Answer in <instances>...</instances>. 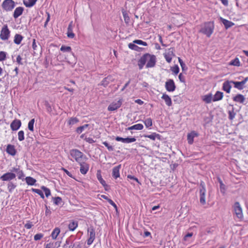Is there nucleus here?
<instances>
[{"mask_svg":"<svg viewBox=\"0 0 248 248\" xmlns=\"http://www.w3.org/2000/svg\"><path fill=\"white\" fill-rule=\"evenodd\" d=\"M146 62V66L147 68L154 67L156 62L155 56L148 53L144 54L138 61V66L140 70L143 68Z\"/></svg>","mask_w":248,"mask_h":248,"instance_id":"f257e3e1","label":"nucleus"},{"mask_svg":"<svg viewBox=\"0 0 248 248\" xmlns=\"http://www.w3.org/2000/svg\"><path fill=\"white\" fill-rule=\"evenodd\" d=\"M200 27L201 28L199 32L210 37L214 31V23L213 21L205 22L201 25Z\"/></svg>","mask_w":248,"mask_h":248,"instance_id":"f03ea898","label":"nucleus"},{"mask_svg":"<svg viewBox=\"0 0 248 248\" xmlns=\"http://www.w3.org/2000/svg\"><path fill=\"white\" fill-rule=\"evenodd\" d=\"M70 155L75 159L78 163L82 161H86L87 157L84 155L83 153L79 150L74 149H72L70 151Z\"/></svg>","mask_w":248,"mask_h":248,"instance_id":"7ed1b4c3","label":"nucleus"},{"mask_svg":"<svg viewBox=\"0 0 248 248\" xmlns=\"http://www.w3.org/2000/svg\"><path fill=\"white\" fill-rule=\"evenodd\" d=\"M1 7L6 12L12 11L15 7V2L13 0H4L1 4Z\"/></svg>","mask_w":248,"mask_h":248,"instance_id":"20e7f679","label":"nucleus"},{"mask_svg":"<svg viewBox=\"0 0 248 248\" xmlns=\"http://www.w3.org/2000/svg\"><path fill=\"white\" fill-rule=\"evenodd\" d=\"M233 210L237 217L239 219H242L243 217L242 209L239 202H236L233 205Z\"/></svg>","mask_w":248,"mask_h":248,"instance_id":"39448f33","label":"nucleus"},{"mask_svg":"<svg viewBox=\"0 0 248 248\" xmlns=\"http://www.w3.org/2000/svg\"><path fill=\"white\" fill-rule=\"evenodd\" d=\"M10 31L7 25H4L0 31V38L2 40H8L10 37Z\"/></svg>","mask_w":248,"mask_h":248,"instance_id":"423d86ee","label":"nucleus"},{"mask_svg":"<svg viewBox=\"0 0 248 248\" xmlns=\"http://www.w3.org/2000/svg\"><path fill=\"white\" fill-rule=\"evenodd\" d=\"M16 177V175L15 173L12 172H8L0 177V179L3 181H9L14 179Z\"/></svg>","mask_w":248,"mask_h":248,"instance_id":"0eeeda50","label":"nucleus"},{"mask_svg":"<svg viewBox=\"0 0 248 248\" xmlns=\"http://www.w3.org/2000/svg\"><path fill=\"white\" fill-rule=\"evenodd\" d=\"M165 88L166 90L170 92L175 91L176 86L173 79H169L165 83Z\"/></svg>","mask_w":248,"mask_h":248,"instance_id":"6e6552de","label":"nucleus"},{"mask_svg":"<svg viewBox=\"0 0 248 248\" xmlns=\"http://www.w3.org/2000/svg\"><path fill=\"white\" fill-rule=\"evenodd\" d=\"M122 104V102L121 99L116 102H113L108 106V110L110 111L116 110L120 108Z\"/></svg>","mask_w":248,"mask_h":248,"instance_id":"1a4fd4ad","label":"nucleus"},{"mask_svg":"<svg viewBox=\"0 0 248 248\" xmlns=\"http://www.w3.org/2000/svg\"><path fill=\"white\" fill-rule=\"evenodd\" d=\"M80 165V172L82 174H86L89 169V165L86 161H82L78 163Z\"/></svg>","mask_w":248,"mask_h":248,"instance_id":"9d476101","label":"nucleus"},{"mask_svg":"<svg viewBox=\"0 0 248 248\" xmlns=\"http://www.w3.org/2000/svg\"><path fill=\"white\" fill-rule=\"evenodd\" d=\"M21 125V121L18 119H15L11 123L10 127L13 131H16L20 127Z\"/></svg>","mask_w":248,"mask_h":248,"instance_id":"9b49d317","label":"nucleus"},{"mask_svg":"<svg viewBox=\"0 0 248 248\" xmlns=\"http://www.w3.org/2000/svg\"><path fill=\"white\" fill-rule=\"evenodd\" d=\"M116 140L118 141H122L123 143H129L131 142H134L136 141V139L135 138H123L120 137H116L115 138Z\"/></svg>","mask_w":248,"mask_h":248,"instance_id":"f8f14e48","label":"nucleus"},{"mask_svg":"<svg viewBox=\"0 0 248 248\" xmlns=\"http://www.w3.org/2000/svg\"><path fill=\"white\" fill-rule=\"evenodd\" d=\"M232 80H227L223 83L222 90L227 93H230L232 88Z\"/></svg>","mask_w":248,"mask_h":248,"instance_id":"ddd939ff","label":"nucleus"},{"mask_svg":"<svg viewBox=\"0 0 248 248\" xmlns=\"http://www.w3.org/2000/svg\"><path fill=\"white\" fill-rule=\"evenodd\" d=\"M199 135L198 133L195 131H192L190 133L187 134V141L189 144H192L194 141V138L198 137Z\"/></svg>","mask_w":248,"mask_h":248,"instance_id":"4468645a","label":"nucleus"},{"mask_svg":"<svg viewBox=\"0 0 248 248\" xmlns=\"http://www.w3.org/2000/svg\"><path fill=\"white\" fill-rule=\"evenodd\" d=\"M121 167V165H119L117 166L114 167L112 169V176L115 179L120 177L119 170Z\"/></svg>","mask_w":248,"mask_h":248,"instance_id":"2eb2a0df","label":"nucleus"},{"mask_svg":"<svg viewBox=\"0 0 248 248\" xmlns=\"http://www.w3.org/2000/svg\"><path fill=\"white\" fill-rule=\"evenodd\" d=\"M61 243V241L50 242L46 245V248H58L60 247Z\"/></svg>","mask_w":248,"mask_h":248,"instance_id":"dca6fc26","label":"nucleus"},{"mask_svg":"<svg viewBox=\"0 0 248 248\" xmlns=\"http://www.w3.org/2000/svg\"><path fill=\"white\" fill-rule=\"evenodd\" d=\"M206 190H199L200 193V202L201 204L204 205L206 203L205 194Z\"/></svg>","mask_w":248,"mask_h":248,"instance_id":"f3484780","label":"nucleus"},{"mask_svg":"<svg viewBox=\"0 0 248 248\" xmlns=\"http://www.w3.org/2000/svg\"><path fill=\"white\" fill-rule=\"evenodd\" d=\"M6 151L8 154L13 156L15 155L16 153L15 146L11 144L7 145Z\"/></svg>","mask_w":248,"mask_h":248,"instance_id":"a211bd4d","label":"nucleus"},{"mask_svg":"<svg viewBox=\"0 0 248 248\" xmlns=\"http://www.w3.org/2000/svg\"><path fill=\"white\" fill-rule=\"evenodd\" d=\"M220 20L224 25L226 29H228L231 28L234 25V24L231 21H229L226 19H224L221 17H220Z\"/></svg>","mask_w":248,"mask_h":248,"instance_id":"6ab92c4d","label":"nucleus"},{"mask_svg":"<svg viewBox=\"0 0 248 248\" xmlns=\"http://www.w3.org/2000/svg\"><path fill=\"white\" fill-rule=\"evenodd\" d=\"M24 11V8L22 7H18L16 8L13 14V17L16 19L21 16Z\"/></svg>","mask_w":248,"mask_h":248,"instance_id":"aec40b11","label":"nucleus"},{"mask_svg":"<svg viewBox=\"0 0 248 248\" xmlns=\"http://www.w3.org/2000/svg\"><path fill=\"white\" fill-rule=\"evenodd\" d=\"M73 22L72 21L70 23L67 28V37L69 38H73L75 37V34L73 32Z\"/></svg>","mask_w":248,"mask_h":248,"instance_id":"412c9836","label":"nucleus"},{"mask_svg":"<svg viewBox=\"0 0 248 248\" xmlns=\"http://www.w3.org/2000/svg\"><path fill=\"white\" fill-rule=\"evenodd\" d=\"M233 100L236 102L243 103L245 100V98L242 94H238L233 97Z\"/></svg>","mask_w":248,"mask_h":248,"instance_id":"4be33fe9","label":"nucleus"},{"mask_svg":"<svg viewBox=\"0 0 248 248\" xmlns=\"http://www.w3.org/2000/svg\"><path fill=\"white\" fill-rule=\"evenodd\" d=\"M96 177L98 179V180L99 181V182L102 184V185L104 186H108L107 185L105 181L102 178V175L101 174V171L100 170H97V173H96Z\"/></svg>","mask_w":248,"mask_h":248,"instance_id":"5701e85b","label":"nucleus"},{"mask_svg":"<svg viewBox=\"0 0 248 248\" xmlns=\"http://www.w3.org/2000/svg\"><path fill=\"white\" fill-rule=\"evenodd\" d=\"M223 97V93L220 91H217L214 95L213 101L216 102L221 100Z\"/></svg>","mask_w":248,"mask_h":248,"instance_id":"b1692460","label":"nucleus"},{"mask_svg":"<svg viewBox=\"0 0 248 248\" xmlns=\"http://www.w3.org/2000/svg\"><path fill=\"white\" fill-rule=\"evenodd\" d=\"M163 100H164L166 104L170 107L172 105V101L170 97L167 94L164 93L161 97Z\"/></svg>","mask_w":248,"mask_h":248,"instance_id":"393cba45","label":"nucleus"},{"mask_svg":"<svg viewBox=\"0 0 248 248\" xmlns=\"http://www.w3.org/2000/svg\"><path fill=\"white\" fill-rule=\"evenodd\" d=\"M213 97L212 96V93H209L206 95H204L202 97V100L207 104H209L211 103L212 101H213Z\"/></svg>","mask_w":248,"mask_h":248,"instance_id":"a878e982","label":"nucleus"},{"mask_svg":"<svg viewBox=\"0 0 248 248\" xmlns=\"http://www.w3.org/2000/svg\"><path fill=\"white\" fill-rule=\"evenodd\" d=\"M78 226L77 221H71L68 225V229L70 231H74Z\"/></svg>","mask_w":248,"mask_h":248,"instance_id":"bb28decb","label":"nucleus"},{"mask_svg":"<svg viewBox=\"0 0 248 248\" xmlns=\"http://www.w3.org/2000/svg\"><path fill=\"white\" fill-rule=\"evenodd\" d=\"M144 137L146 138H148L153 140H155V139H157L158 140L161 139V136L159 134H157L156 133H153L151 135H145L144 136Z\"/></svg>","mask_w":248,"mask_h":248,"instance_id":"cd10ccee","label":"nucleus"},{"mask_svg":"<svg viewBox=\"0 0 248 248\" xmlns=\"http://www.w3.org/2000/svg\"><path fill=\"white\" fill-rule=\"evenodd\" d=\"M232 83L234 85V87L241 90L244 88V84L242 81H234L232 80Z\"/></svg>","mask_w":248,"mask_h":248,"instance_id":"c85d7f7f","label":"nucleus"},{"mask_svg":"<svg viewBox=\"0 0 248 248\" xmlns=\"http://www.w3.org/2000/svg\"><path fill=\"white\" fill-rule=\"evenodd\" d=\"M37 0H23V3L27 7H32Z\"/></svg>","mask_w":248,"mask_h":248,"instance_id":"c756f323","label":"nucleus"},{"mask_svg":"<svg viewBox=\"0 0 248 248\" xmlns=\"http://www.w3.org/2000/svg\"><path fill=\"white\" fill-rule=\"evenodd\" d=\"M74 244L70 238H67L65 241V243L62 247V248H73Z\"/></svg>","mask_w":248,"mask_h":248,"instance_id":"7c9ffc66","label":"nucleus"},{"mask_svg":"<svg viewBox=\"0 0 248 248\" xmlns=\"http://www.w3.org/2000/svg\"><path fill=\"white\" fill-rule=\"evenodd\" d=\"M217 180L220 184L219 187L221 193L223 194H225L226 190L225 185L223 184L222 181L219 177H217Z\"/></svg>","mask_w":248,"mask_h":248,"instance_id":"2f4dec72","label":"nucleus"},{"mask_svg":"<svg viewBox=\"0 0 248 248\" xmlns=\"http://www.w3.org/2000/svg\"><path fill=\"white\" fill-rule=\"evenodd\" d=\"M60 233V229L57 227L55 228L52 231L51 236L52 237V239L54 240L56 239L57 237H58V235Z\"/></svg>","mask_w":248,"mask_h":248,"instance_id":"473e14b6","label":"nucleus"},{"mask_svg":"<svg viewBox=\"0 0 248 248\" xmlns=\"http://www.w3.org/2000/svg\"><path fill=\"white\" fill-rule=\"evenodd\" d=\"M23 37L19 34H16L14 37V42L16 44L19 45L21 43Z\"/></svg>","mask_w":248,"mask_h":248,"instance_id":"72a5a7b5","label":"nucleus"},{"mask_svg":"<svg viewBox=\"0 0 248 248\" xmlns=\"http://www.w3.org/2000/svg\"><path fill=\"white\" fill-rule=\"evenodd\" d=\"M25 180L27 184L30 186L34 185L36 182V180L34 178L31 176L26 177L25 178Z\"/></svg>","mask_w":248,"mask_h":248,"instance_id":"f704fd0d","label":"nucleus"},{"mask_svg":"<svg viewBox=\"0 0 248 248\" xmlns=\"http://www.w3.org/2000/svg\"><path fill=\"white\" fill-rule=\"evenodd\" d=\"M88 232L89 234V237L93 238L95 239V232L93 226H91L88 229Z\"/></svg>","mask_w":248,"mask_h":248,"instance_id":"c9c22d12","label":"nucleus"},{"mask_svg":"<svg viewBox=\"0 0 248 248\" xmlns=\"http://www.w3.org/2000/svg\"><path fill=\"white\" fill-rule=\"evenodd\" d=\"M111 77L109 76L104 78L101 82V85L104 87L107 86L111 81Z\"/></svg>","mask_w":248,"mask_h":248,"instance_id":"e433bc0d","label":"nucleus"},{"mask_svg":"<svg viewBox=\"0 0 248 248\" xmlns=\"http://www.w3.org/2000/svg\"><path fill=\"white\" fill-rule=\"evenodd\" d=\"M122 13L124 18V22L126 24H128L130 21V18L126 11L123 10Z\"/></svg>","mask_w":248,"mask_h":248,"instance_id":"4c0bfd02","label":"nucleus"},{"mask_svg":"<svg viewBox=\"0 0 248 248\" xmlns=\"http://www.w3.org/2000/svg\"><path fill=\"white\" fill-rule=\"evenodd\" d=\"M16 186V185L12 182H9L7 185V188L10 192H12Z\"/></svg>","mask_w":248,"mask_h":248,"instance_id":"58836bf2","label":"nucleus"},{"mask_svg":"<svg viewBox=\"0 0 248 248\" xmlns=\"http://www.w3.org/2000/svg\"><path fill=\"white\" fill-rule=\"evenodd\" d=\"M143 122L145 126L147 128L152 126L153 125L152 120L151 118L145 119Z\"/></svg>","mask_w":248,"mask_h":248,"instance_id":"ea45409f","label":"nucleus"},{"mask_svg":"<svg viewBox=\"0 0 248 248\" xmlns=\"http://www.w3.org/2000/svg\"><path fill=\"white\" fill-rule=\"evenodd\" d=\"M88 124H85L82 126L78 127L76 129L77 133L78 134H80L85 128L88 127Z\"/></svg>","mask_w":248,"mask_h":248,"instance_id":"a19ab883","label":"nucleus"},{"mask_svg":"<svg viewBox=\"0 0 248 248\" xmlns=\"http://www.w3.org/2000/svg\"><path fill=\"white\" fill-rule=\"evenodd\" d=\"M230 64L232 65L239 66L240 64L239 59L235 58L234 59L231 61Z\"/></svg>","mask_w":248,"mask_h":248,"instance_id":"79ce46f5","label":"nucleus"},{"mask_svg":"<svg viewBox=\"0 0 248 248\" xmlns=\"http://www.w3.org/2000/svg\"><path fill=\"white\" fill-rule=\"evenodd\" d=\"M128 47L131 49L134 50L136 51H139L140 49L141 48L139 47L138 46L134 44V43H129L128 44Z\"/></svg>","mask_w":248,"mask_h":248,"instance_id":"37998d69","label":"nucleus"},{"mask_svg":"<svg viewBox=\"0 0 248 248\" xmlns=\"http://www.w3.org/2000/svg\"><path fill=\"white\" fill-rule=\"evenodd\" d=\"M34 122V119H32L29 121L28 123V129L31 131H33L34 130L33 125Z\"/></svg>","mask_w":248,"mask_h":248,"instance_id":"c03bdc74","label":"nucleus"},{"mask_svg":"<svg viewBox=\"0 0 248 248\" xmlns=\"http://www.w3.org/2000/svg\"><path fill=\"white\" fill-rule=\"evenodd\" d=\"M31 190L33 192L39 195L40 196L41 198H42V199H44L45 197H44V194L41 190H40L39 189H35V188H32Z\"/></svg>","mask_w":248,"mask_h":248,"instance_id":"a18cd8bd","label":"nucleus"},{"mask_svg":"<svg viewBox=\"0 0 248 248\" xmlns=\"http://www.w3.org/2000/svg\"><path fill=\"white\" fill-rule=\"evenodd\" d=\"M41 189L43 190V191L45 192V195L46 197H48L50 195L51 192L49 188H47L45 186H42L41 187Z\"/></svg>","mask_w":248,"mask_h":248,"instance_id":"49530a36","label":"nucleus"},{"mask_svg":"<svg viewBox=\"0 0 248 248\" xmlns=\"http://www.w3.org/2000/svg\"><path fill=\"white\" fill-rule=\"evenodd\" d=\"M61 51L62 52H71V47L69 46H62L60 48Z\"/></svg>","mask_w":248,"mask_h":248,"instance_id":"de8ad7c7","label":"nucleus"},{"mask_svg":"<svg viewBox=\"0 0 248 248\" xmlns=\"http://www.w3.org/2000/svg\"><path fill=\"white\" fill-rule=\"evenodd\" d=\"M53 202L56 205H59L62 202V199L60 197L52 198Z\"/></svg>","mask_w":248,"mask_h":248,"instance_id":"09e8293b","label":"nucleus"},{"mask_svg":"<svg viewBox=\"0 0 248 248\" xmlns=\"http://www.w3.org/2000/svg\"><path fill=\"white\" fill-rule=\"evenodd\" d=\"M78 120L77 118H71L68 121V124L69 125H74L78 122Z\"/></svg>","mask_w":248,"mask_h":248,"instance_id":"8fccbe9b","label":"nucleus"},{"mask_svg":"<svg viewBox=\"0 0 248 248\" xmlns=\"http://www.w3.org/2000/svg\"><path fill=\"white\" fill-rule=\"evenodd\" d=\"M18 139L21 141L24 140V132L23 130L19 131L18 133Z\"/></svg>","mask_w":248,"mask_h":248,"instance_id":"3c124183","label":"nucleus"},{"mask_svg":"<svg viewBox=\"0 0 248 248\" xmlns=\"http://www.w3.org/2000/svg\"><path fill=\"white\" fill-rule=\"evenodd\" d=\"M171 70L175 75H177L179 72V68L177 65L171 67Z\"/></svg>","mask_w":248,"mask_h":248,"instance_id":"603ef678","label":"nucleus"},{"mask_svg":"<svg viewBox=\"0 0 248 248\" xmlns=\"http://www.w3.org/2000/svg\"><path fill=\"white\" fill-rule=\"evenodd\" d=\"M133 43L134 44H138V45H142V46H147V44L146 42H144L141 40H135L133 41Z\"/></svg>","mask_w":248,"mask_h":248,"instance_id":"864d4df0","label":"nucleus"},{"mask_svg":"<svg viewBox=\"0 0 248 248\" xmlns=\"http://www.w3.org/2000/svg\"><path fill=\"white\" fill-rule=\"evenodd\" d=\"M133 130H141L143 128V125L142 124H138L133 125Z\"/></svg>","mask_w":248,"mask_h":248,"instance_id":"5fc2aeb1","label":"nucleus"},{"mask_svg":"<svg viewBox=\"0 0 248 248\" xmlns=\"http://www.w3.org/2000/svg\"><path fill=\"white\" fill-rule=\"evenodd\" d=\"M7 53L4 51H0V61H4L6 58Z\"/></svg>","mask_w":248,"mask_h":248,"instance_id":"6e6d98bb","label":"nucleus"},{"mask_svg":"<svg viewBox=\"0 0 248 248\" xmlns=\"http://www.w3.org/2000/svg\"><path fill=\"white\" fill-rule=\"evenodd\" d=\"M35 39H33V41H32V48L34 50V54H37V49L39 47L36 44V42H35Z\"/></svg>","mask_w":248,"mask_h":248,"instance_id":"4d7b16f0","label":"nucleus"},{"mask_svg":"<svg viewBox=\"0 0 248 248\" xmlns=\"http://www.w3.org/2000/svg\"><path fill=\"white\" fill-rule=\"evenodd\" d=\"M44 235L42 233H37L34 236V239L35 241L39 240L43 238Z\"/></svg>","mask_w":248,"mask_h":248,"instance_id":"13d9d810","label":"nucleus"},{"mask_svg":"<svg viewBox=\"0 0 248 248\" xmlns=\"http://www.w3.org/2000/svg\"><path fill=\"white\" fill-rule=\"evenodd\" d=\"M18 178L19 179H22L24 177V174L23 173V172L22 170H20L17 173H16Z\"/></svg>","mask_w":248,"mask_h":248,"instance_id":"bf43d9fd","label":"nucleus"},{"mask_svg":"<svg viewBox=\"0 0 248 248\" xmlns=\"http://www.w3.org/2000/svg\"><path fill=\"white\" fill-rule=\"evenodd\" d=\"M235 115V113L232 111H229V118L230 120H232L233 119Z\"/></svg>","mask_w":248,"mask_h":248,"instance_id":"052dcab7","label":"nucleus"},{"mask_svg":"<svg viewBox=\"0 0 248 248\" xmlns=\"http://www.w3.org/2000/svg\"><path fill=\"white\" fill-rule=\"evenodd\" d=\"M22 58L20 55H18L16 57V61L17 63L19 65H23V63L22 62Z\"/></svg>","mask_w":248,"mask_h":248,"instance_id":"680f3d73","label":"nucleus"},{"mask_svg":"<svg viewBox=\"0 0 248 248\" xmlns=\"http://www.w3.org/2000/svg\"><path fill=\"white\" fill-rule=\"evenodd\" d=\"M165 58L166 60V61L170 63L171 62V60H172V57H171V56L170 55V54H165Z\"/></svg>","mask_w":248,"mask_h":248,"instance_id":"e2e57ef3","label":"nucleus"},{"mask_svg":"<svg viewBox=\"0 0 248 248\" xmlns=\"http://www.w3.org/2000/svg\"><path fill=\"white\" fill-rule=\"evenodd\" d=\"M178 78H179V79L180 81L181 82H183V83H185L186 82L185 77V76L182 73H180L179 75Z\"/></svg>","mask_w":248,"mask_h":248,"instance_id":"0e129e2a","label":"nucleus"},{"mask_svg":"<svg viewBox=\"0 0 248 248\" xmlns=\"http://www.w3.org/2000/svg\"><path fill=\"white\" fill-rule=\"evenodd\" d=\"M62 170L68 176H69L71 178H74L73 175L72 174V173L69 172L68 170H67L66 169L63 168H62Z\"/></svg>","mask_w":248,"mask_h":248,"instance_id":"69168bd1","label":"nucleus"},{"mask_svg":"<svg viewBox=\"0 0 248 248\" xmlns=\"http://www.w3.org/2000/svg\"><path fill=\"white\" fill-rule=\"evenodd\" d=\"M32 226L33 225L31 222L28 221V222L25 224L24 227L27 229H30Z\"/></svg>","mask_w":248,"mask_h":248,"instance_id":"338daca9","label":"nucleus"},{"mask_svg":"<svg viewBox=\"0 0 248 248\" xmlns=\"http://www.w3.org/2000/svg\"><path fill=\"white\" fill-rule=\"evenodd\" d=\"M84 140H86V141H87V142H88L89 143L92 144V143L95 142V140H94L92 138H90V137H88V138L86 137L84 139Z\"/></svg>","mask_w":248,"mask_h":248,"instance_id":"774afa93","label":"nucleus"}]
</instances>
